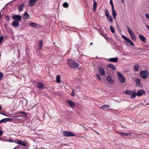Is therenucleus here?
I'll return each mask as SVG.
<instances>
[{"instance_id":"f257e3e1","label":"nucleus","mask_w":149,"mask_h":149,"mask_svg":"<svg viewBox=\"0 0 149 149\" xmlns=\"http://www.w3.org/2000/svg\"><path fill=\"white\" fill-rule=\"evenodd\" d=\"M68 65L70 68L75 69L79 66V64L76 61L72 59H68L67 61Z\"/></svg>"},{"instance_id":"f03ea898","label":"nucleus","mask_w":149,"mask_h":149,"mask_svg":"<svg viewBox=\"0 0 149 149\" xmlns=\"http://www.w3.org/2000/svg\"><path fill=\"white\" fill-rule=\"evenodd\" d=\"M127 31L131 37L132 40L134 41H136V38L134 32L128 26H127Z\"/></svg>"},{"instance_id":"7ed1b4c3","label":"nucleus","mask_w":149,"mask_h":149,"mask_svg":"<svg viewBox=\"0 0 149 149\" xmlns=\"http://www.w3.org/2000/svg\"><path fill=\"white\" fill-rule=\"evenodd\" d=\"M149 74V72L146 70L141 71L140 73L141 77L143 79H146L148 76Z\"/></svg>"},{"instance_id":"20e7f679","label":"nucleus","mask_w":149,"mask_h":149,"mask_svg":"<svg viewBox=\"0 0 149 149\" xmlns=\"http://www.w3.org/2000/svg\"><path fill=\"white\" fill-rule=\"evenodd\" d=\"M117 74L119 81L122 83H124L125 81V79L123 75L120 72H118Z\"/></svg>"},{"instance_id":"39448f33","label":"nucleus","mask_w":149,"mask_h":149,"mask_svg":"<svg viewBox=\"0 0 149 149\" xmlns=\"http://www.w3.org/2000/svg\"><path fill=\"white\" fill-rule=\"evenodd\" d=\"M62 134L65 136L69 137L70 136H75L76 135L73 133L67 131H64L63 132Z\"/></svg>"},{"instance_id":"423d86ee","label":"nucleus","mask_w":149,"mask_h":149,"mask_svg":"<svg viewBox=\"0 0 149 149\" xmlns=\"http://www.w3.org/2000/svg\"><path fill=\"white\" fill-rule=\"evenodd\" d=\"M106 80L109 84H113L114 83V80L112 79L111 76L110 75H109L107 77Z\"/></svg>"},{"instance_id":"0eeeda50","label":"nucleus","mask_w":149,"mask_h":149,"mask_svg":"<svg viewBox=\"0 0 149 149\" xmlns=\"http://www.w3.org/2000/svg\"><path fill=\"white\" fill-rule=\"evenodd\" d=\"M99 72L102 76H104L105 74V72L104 69L101 67H98Z\"/></svg>"},{"instance_id":"6e6552de","label":"nucleus","mask_w":149,"mask_h":149,"mask_svg":"<svg viewBox=\"0 0 149 149\" xmlns=\"http://www.w3.org/2000/svg\"><path fill=\"white\" fill-rule=\"evenodd\" d=\"M145 92V91L143 89L139 90L136 93L137 95L138 96H141L144 94Z\"/></svg>"},{"instance_id":"1a4fd4ad","label":"nucleus","mask_w":149,"mask_h":149,"mask_svg":"<svg viewBox=\"0 0 149 149\" xmlns=\"http://www.w3.org/2000/svg\"><path fill=\"white\" fill-rule=\"evenodd\" d=\"M38 0H29V5L30 6H33L35 3L38 1Z\"/></svg>"},{"instance_id":"9d476101","label":"nucleus","mask_w":149,"mask_h":149,"mask_svg":"<svg viewBox=\"0 0 149 149\" xmlns=\"http://www.w3.org/2000/svg\"><path fill=\"white\" fill-rule=\"evenodd\" d=\"M13 18L15 21H20L21 19V17L19 15H14L13 17Z\"/></svg>"},{"instance_id":"9b49d317","label":"nucleus","mask_w":149,"mask_h":149,"mask_svg":"<svg viewBox=\"0 0 149 149\" xmlns=\"http://www.w3.org/2000/svg\"><path fill=\"white\" fill-rule=\"evenodd\" d=\"M139 38L142 42L144 43L146 42V38L143 36L141 35H139Z\"/></svg>"},{"instance_id":"f8f14e48","label":"nucleus","mask_w":149,"mask_h":149,"mask_svg":"<svg viewBox=\"0 0 149 149\" xmlns=\"http://www.w3.org/2000/svg\"><path fill=\"white\" fill-rule=\"evenodd\" d=\"M67 102L70 105L72 108L74 107L75 106V104L72 100H67Z\"/></svg>"},{"instance_id":"ddd939ff","label":"nucleus","mask_w":149,"mask_h":149,"mask_svg":"<svg viewBox=\"0 0 149 149\" xmlns=\"http://www.w3.org/2000/svg\"><path fill=\"white\" fill-rule=\"evenodd\" d=\"M24 15L23 17V18L24 19H26L30 18V15L27 12H25Z\"/></svg>"},{"instance_id":"4468645a","label":"nucleus","mask_w":149,"mask_h":149,"mask_svg":"<svg viewBox=\"0 0 149 149\" xmlns=\"http://www.w3.org/2000/svg\"><path fill=\"white\" fill-rule=\"evenodd\" d=\"M100 108L104 110H108L110 108V107L109 105H105L100 107Z\"/></svg>"},{"instance_id":"2eb2a0df","label":"nucleus","mask_w":149,"mask_h":149,"mask_svg":"<svg viewBox=\"0 0 149 149\" xmlns=\"http://www.w3.org/2000/svg\"><path fill=\"white\" fill-rule=\"evenodd\" d=\"M118 58L117 57L112 58L108 59L109 61L112 62H116L118 61Z\"/></svg>"},{"instance_id":"dca6fc26","label":"nucleus","mask_w":149,"mask_h":149,"mask_svg":"<svg viewBox=\"0 0 149 149\" xmlns=\"http://www.w3.org/2000/svg\"><path fill=\"white\" fill-rule=\"evenodd\" d=\"M116 132L118 134H120L122 136L131 135L132 134L131 133H127L125 132Z\"/></svg>"},{"instance_id":"f3484780","label":"nucleus","mask_w":149,"mask_h":149,"mask_svg":"<svg viewBox=\"0 0 149 149\" xmlns=\"http://www.w3.org/2000/svg\"><path fill=\"white\" fill-rule=\"evenodd\" d=\"M112 14L113 16L114 19L116 20V13L114 9V8H112Z\"/></svg>"},{"instance_id":"a211bd4d","label":"nucleus","mask_w":149,"mask_h":149,"mask_svg":"<svg viewBox=\"0 0 149 149\" xmlns=\"http://www.w3.org/2000/svg\"><path fill=\"white\" fill-rule=\"evenodd\" d=\"M13 25V26L17 28L19 26V23L17 21H14L12 23Z\"/></svg>"},{"instance_id":"6ab92c4d","label":"nucleus","mask_w":149,"mask_h":149,"mask_svg":"<svg viewBox=\"0 0 149 149\" xmlns=\"http://www.w3.org/2000/svg\"><path fill=\"white\" fill-rule=\"evenodd\" d=\"M135 91L134 90L132 91L129 90H127L124 93L126 95H131L132 93L133 92L132 91L134 92Z\"/></svg>"},{"instance_id":"aec40b11","label":"nucleus","mask_w":149,"mask_h":149,"mask_svg":"<svg viewBox=\"0 0 149 149\" xmlns=\"http://www.w3.org/2000/svg\"><path fill=\"white\" fill-rule=\"evenodd\" d=\"M107 67L110 68L112 70H115L116 68L115 66L111 63L109 64L107 66Z\"/></svg>"},{"instance_id":"412c9836","label":"nucleus","mask_w":149,"mask_h":149,"mask_svg":"<svg viewBox=\"0 0 149 149\" xmlns=\"http://www.w3.org/2000/svg\"><path fill=\"white\" fill-rule=\"evenodd\" d=\"M134 81L137 86H139L141 83L140 80L138 78L135 79L134 80Z\"/></svg>"},{"instance_id":"4be33fe9","label":"nucleus","mask_w":149,"mask_h":149,"mask_svg":"<svg viewBox=\"0 0 149 149\" xmlns=\"http://www.w3.org/2000/svg\"><path fill=\"white\" fill-rule=\"evenodd\" d=\"M139 65H135L134 66V70L135 72L139 71Z\"/></svg>"},{"instance_id":"5701e85b","label":"nucleus","mask_w":149,"mask_h":149,"mask_svg":"<svg viewBox=\"0 0 149 149\" xmlns=\"http://www.w3.org/2000/svg\"><path fill=\"white\" fill-rule=\"evenodd\" d=\"M108 21L112 23L113 22V19L111 16H109V17H107Z\"/></svg>"},{"instance_id":"b1692460","label":"nucleus","mask_w":149,"mask_h":149,"mask_svg":"<svg viewBox=\"0 0 149 149\" xmlns=\"http://www.w3.org/2000/svg\"><path fill=\"white\" fill-rule=\"evenodd\" d=\"M24 6V5L23 4H21L18 6V10L19 12L22 10Z\"/></svg>"},{"instance_id":"393cba45","label":"nucleus","mask_w":149,"mask_h":149,"mask_svg":"<svg viewBox=\"0 0 149 149\" xmlns=\"http://www.w3.org/2000/svg\"><path fill=\"white\" fill-rule=\"evenodd\" d=\"M43 84L40 82H38L37 83V87L40 89H41L43 88Z\"/></svg>"},{"instance_id":"a878e982","label":"nucleus","mask_w":149,"mask_h":149,"mask_svg":"<svg viewBox=\"0 0 149 149\" xmlns=\"http://www.w3.org/2000/svg\"><path fill=\"white\" fill-rule=\"evenodd\" d=\"M42 42H43V41L42 40H41L39 41V43H38V45H39L38 49L39 50H40L41 49L42 47Z\"/></svg>"},{"instance_id":"bb28decb","label":"nucleus","mask_w":149,"mask_h":149,"mask_svg":"<svg viewBox=\"0 0 149 149\" xmlns=\"http://www.w3.org/2000/svg\"><path fill=\"white\" fill-rule=\"evenodd\" d=\"M29 25L31 27L35 28L37 26V24L36 23H34V22H31L29 24Z\"/></svg>"},{"instance_id":"cd10ccee","label":"nucleus","mask_w":149,"mask_h":149,"mask_svg":"<svg viewBox=\"0 0 149 149\" xmlns=\"http://www.w3.org/2000/svg\"><path fill=\"white\" fill-rule=\"evenodd\" d=\"M94 3L93 4V9L94 11H95L96 10V8L97 7V4L96 1L95 0H94Z\"/></svg>"},{"instance_id":"c85d7f7f","label":"nucleus","mask_w":149,"mask_h":149,"mask_svg":"<svg viewBox=\"0 0 149 149\" xmlns=\"http://www.w3.org/2000/svg\"><path fill=\"white\" fill-rule=\"evenodd\" d=\"M131 99H134L135 98L136 95H137V93L135 92H132L131 94Z\"/></svg>"},{"instance_id":"c756f323","label":"nucleus","mask_w":149,"mask_h":149,"mask_svg":"<svg viewBox=\"0 0 149 149\" xmlns=\"http://www.w3.org/2000/svg\"><path fill=\"white\" fill-rule=\"evenodd\" d=\"M19 113H21L22 114H23L24 115V117H27V114L25 112L23 111H19V112L17 113V114H19Z\"/></svg>"},{"instance_id":"7c9ffc66","label":"nucleus","mask_w":149,"mask_h":149,"mask_svg":"<svg viewBox=\"0 0 149 149\" xmlns=\"http://www.w3.org/2000/svg\"><path fill=\"white\" fill-rule=\"evenodd\" d=\"M56 80L57 83H59L60 82V77L59 75H58L57 76Z\"/></svg>"},{"instance_id":"2f4dec72","label":"nucleus","mask_w":149,"mask_h":149,"mask_svg":"<svg viewBox=\"0 0 149 149\" xmlns=\"http://www.w3.org/2000/svg\"><path fill=\"white\" fill-rule=\"evenodd\" d=\"M100 34L103 36L104 38L107 40H108L109 39V37L107 36V35L106 34H103L102 33H100Z\"/></svg>"},{"instance_id":"473e14b6","label":"nucleus","mask_w":149,"mask_h":149,"mask_svg":"<svg viewBox=\"0 0 149 149\" xmlns=\"http://www.w3.org/2000/svg\"><path fill=\"white\" fill-rule=\"evenodd\" d=\"M127 42L130 43L131 45L132 46H134V45L133 43V42H132V41L129 38L126 41Z\"/></svg>"},{"instance_id":"72a5a7b5","label":"nucleus","mask_w":149,"mask_h":149,"mask_svg":"<svg viewBox=\"0 0 149 149\" xmlns=\"http://www.w3.org/2000/svg\"><path fill=\"white\" fill-rule=\"evenodd\" d=\"M105 15L106 16V17H109V12L107 9H105Z\"/></svg>"},{"instance_id":"f704fd0d","label":"nucleus","mask_w":149,"mask_h":149,"mask_svg":"<svg viewBox=\"0 0 149 149\" xmlns=\"http://www.w3.org/2000/svg\"><path fill=\"white\" fill-rule=\"evenodd\" d=\"M110 29L112 33H114L115 32V29L112 26H110Z\"/></svg>"},{"instance_id":"c9c22d12","label":"nucleus","mask_w":149,"mask_h":149,"mask_svg":"<svg viewBox=\"0 0 149 149\" xmlns=\"http://www.w3.org/2000/svg\"><path fill=\"white\" fill-rule=\"evenodd\" d=\"M63 6L64 8H67L68 7L69 5L67 2H65L63 3Z\"/></svg>"},{"instance_id":"e433bc0d","label":"nucleus","mask_w":149,"mask_h":149,"mask_svg":"<svg viewBox=\"0 0 149 149\" xmlns=\"http://www.w3.org/2000/svg\"><path fill=\"white\" fill-rule=\"evenodd\" d=\"M23 141L22 140H18L17 141L15 142L18 144L21 145Z\"/></svg>"},{"instance_id":"4c0bfd02","label":"nucleus","mask_w":149,"mask_h":149,"mask_svg":"<svg viewBox=\"0 0 149 149\" xmlns=\"http://www.w3.org/2000/svg\"><path fill=\"white\" fill-rule=\"evenodd\" d=\"M122 37L123 38L124 40H125L126 41L127 39L129 38H127V37L126 36H125L124 35H123L122 36Z\"/></svg>"},{"instance_id":"58836bf2","label":"nucleus","mask_w":149,"mask_h":149,"mask_svg":"<svg viewBox=\"0 0 149 149\" xmlns=\"http://www.w3.org/2000/svg\"><path fill=\"white\" fill-rule=\"evenodd\" d=\"M6 122V118L2 119L0 120V123Z\"/></svg>"},{"instance_id":"ea45409f","label":"nucleus","mask_w":149,"mask_h":149,"mask_svg":"<svg viewBox=\"0 0 149 149\" xmlns=\"http://www.w3.org/2000/svg\"><path fill=\"white\" fill-rule=\"evenodd\" d=\"M110 4L112 8H114L113 5V2L112 0H110Z\"/></svg>"},{"instance_id":"a19ab883","label":"nucleus","mask_w":149,"mask_h":149,"mask_svg":"<svg viewBox=\"0 0 149 149\" xmlns=\"http://www.w3.org/2000/svg\"><path fill=\"white\" fill-rule=\"evenodd\" d=\"M5 19L7 20L8 21L10 20V18L9 16L8 15H6L5 17Z\"/></svg>"},{"instance_id":"79ce46f5","label":"nucleus","mask_w":149,"mask_h":149,"mask_svg":"<svg viewBox=\"0 0 149 149\" xmlns=\"http://www.w3.org/2000/svg\"><path fill=\"white\" fill-rule=\"evenodd\" d=\"M21 145H22V146H26L27 145V143H25L23 141L22 142V143L21 144Z\"/></svg>"},{"instance_id":"37998d69","label":"nucleus","mask_w":149,"mask_h":149,"mask_svg":"<svg viewBox=\"0 0 149 149\" xmlns=\"http://www.w3.org/2000/svg\"><path fill=\"white\" fill-rule=\"evenodd\" d=\"M96 77L100 81L101 80L100 76L98 74H97L96 75Z\"/></svg>"},{"instance_id":"c03bdc74","label":"nucleus","mask_w":149,"mask_h":149,"mask_svg":"<svg viewBox=\"0 0 149 149\" xmlns=\"http://www.w3.org/2000/svg\"><path fill=\"white\" fill-rule=\"evenodd\" d=\"M6 122L7 121L10 122L12 120V119L11 118H6Z\"/></svg>"},{"instance_id":"a18cd8bd","label":"nucleus","mask_w":149,"mask_h":149,"mask_svg":"<svg viewBox=\"0 0 149 149\" xmlns=\"http://www.w3.org/2000/svg\"><path fill=\"white\" fill-rule=\"evenodd\" d=\"M3 36H1L0 37V43L3 41Z\"/></svg>"},{"instance_id":"49530a36","label":"nucleus","mask_w":149,"mask_h":149,"mask_svg":"<svg viewBox=\"0 0 149 149\" xmlns=\"http://www.w3.org/2000/svg\"><path fill=\"white\" fill-rule=\"evenodd\" d=\"M5 141H8L9 142H13V141L12 139H8V140H5Z\"/></svg>"},{"instance_id":"de8ad7c7","label":"nucleus","mask_w":149,"mask_h":149,"mask_svg":"<svg viewBox=\"0 0 149 149\" xmlns=\"http://www.w3.org/2000/svg\"><path fill=\"white\" fill-rule=\"evenodd\" d=\"M3 74L2 73L0 72V81L1 79L3 77Z\"/></svg>"},{"instance_id":"09e8293b","label":"nucleus","mask_w":149,"mask_h":149,"mask_svg":"<svg viewBox=\"0 0 149 149\" xmlns=\"http://www.w3.org/2000/svg\"><path fill=\"white\" fill-rule=\"evenodd\" d=\"M98 14H99V15L101 16L102 15H104V13H103V11H102V13L101 12H100Z\"/></svg>"},{"instance_id":"8fccbe9b","label":"nucleus","mask_w":149,"mask_h":149,"mask_svg":"<svg viewBox=\"0 0 149 149\" xmlns=\"http://www.w3.org/2000/svg\"><path fill=\"white\" fill-rule=\"evenodd\" d=\"M145 15L146 18L149 20V14L148 13H146Z\"/></svg>"},{"instance_id":"3c124183","label":"nucleus","mask_w":149,"mask_h":149,"mask_svg":"<svg viewBox=\"0 0 149 149\" xmlns=\"http://www.w3.org/2000/svg\"><path fill=\"white\" fill-rule=\"evenodd\" d=\"M72 92L71 93V95L72 96H74V92L73 90H72Z\"/></svg>"},{"instance_id":"603ef678","label":"nucleus","mask_w":149,"mask_h":149,"mask_svg":"<svg viewBox=\"0 0 149 149\" xmlns=\"http://www.w3.org/2000/svg\"><path fill=\"white\" fill-rule=\"evenodd\" d=\"M80 125H81V126H82L84 128L86 129V130H88V129H87V128H86V127H85L84 126V125H82V124H80Z\"/></svg>"},{"instance_id":"864d4df0","label":"nucleus","mask_w":149,"mask_h":149,"mask_svg":"<svg viewBox=\"0 0 149 149\" xmlns=\"http://www.w3.org/2000/svg\"><path fill=\"white\" fill-rule=\"evenodd\" d=\"M0 140L4 141H5V140L4 139L3 137L0 138Z\"/></svg>"},{"instance_id":"5fc2aeb1","label":"nucleus","mask_w":149,"mask_h":149,"mask_svg":"<svg viewBox=\"0 0 149 149\" xmlns=\"http://www.w3.org/2000/svg\"><path fill=\"white\" fill-rule=\"evenodd\" d=\"M0 113L5 116H6V114L4 112H0Z\"/></svg>"},{"instance_id":"6e6d98bb","label":"nucleus","mask_w":149,"mask_h":149,"mask_svg":"<svg viewBox=\"0 0 149 149\" xmlns=\"http://www.w3.org/2000/svg\"><path fill=\"white\" fill-rule=\"evenodd\" d=\"M3 134V132L1 131L0 130V136L2 135Z\"/></svg>"},{"instance_id":"4d7b16f0","label":"nucleus","mask_w":149,"mask_h":149,"mask_svg":"<svg viewBox=\"0 0 149 149\" xmlns=\"http://www.w3.org/2000/svg\"><path fill=\"white\" fill-rule=\"evenodd\" d=\"M121 127L123 128H125V129H127V127H125V126H123V125H121Z\"/></svg>"},{"instance_id":"13d9d810","label":"nucleus","mask_w":149,"mask_h":149,"mask_svg":"<svg viewBox=\"0 0 149 149\" xmlns=\"http://www.w3.org/2000/svg\"><path fill=\"white\" fill-rule=\"evenodd\" d=\"M147 27L148 28V29L149 31V26L148 25H147Z\"/></svg>"},{"instance_id":"bf43d9fd","label":"nucleus","mask_w":149,"mask_h":149,"mask_svg":"<svg viewBox=\"0 0 149 149\" xmlns=\"http://www.w3.org/2000/svg\"><path fill=\"white\" fill-rule=\"evenodd\" d=\"M22 117V116H20L18 115L16 116V117L18 118L19 117Z\"/></svg>"},{"instance_id":"052dcab7","label":"nucleus","mask_w":149,"mask_h":149,"mask_svg":"<svg viewBox=\"0 0 149 149\" xmlns=\"http://www.w3.org/2000/svg\"><path fill=\"white\" fill-rule=\"evenodd\" d=\"M3 10V9L1 11H0V17L1 16V12H2V10Z\"/></svg>"},{"instance_id":"680f3d73","label":"nucleus","mask_w":149,"mask_h":149,"mask_svg":"<svg viewBox=\"0 0 149 149\" xmlns=\"http://www.w3.org/2000/svg\"><path fill=\"white\" fill-rule=\"evenodd\" d=\"M116 27H117V28L118 29H119V27L118 26V25L117 24V25H116Z\"/></svg>"},{"instance_id":"e2e57ef3","label":"nucleus","mask_w":149,"mask_h":149,"mask_svg":"<svg viewBox=\"0 0 149 149\" xmlns=\"http://www.w3.org/2000/svg\"><path fill=\"white\" fill-rule=\"evenodd\" d=\"M137 49H138L139 50H142V49H141V48H138Z\"/></svg>"},{"instance_id":"0e129e2a","label":"nucleus","mask_w":149,"mask_h":149,"mask_svg":"<svg viewBox=\"0 0 149 149\" xmlns=\"http://www.w3.org/2000/svg\"><path fill=\"white\" fill-rule=\"evenodd\" d=\"M122 2L123 3H124V0H121Z\"/></svg>"},{"instance_id":"69168bd1","label":"nucleus","mask_w":149,"mask_h":149,"mask_svg":"<svg viewBox=\"0 0 149 149\" xmlns=\"http://www.w3.org/2000/svg\"><path fill=\"white\" fill-rule=\"evenodd\" d=\"M143 105V103H141V104H138V105Z\"/></svg>"},{"instance_id":"338daca9","label":"nucleus","mask_w":149,"mask_h":149,"mask_svg":"<svg viewBox=\"0 0 149 149\" xmlns=\"http://www.w3.org/2000/svg\"><path fill=\"white\" fill-rule=\"evenodd\" d=\"M144 46L145 47H148V46L147 45H144Z\"/></svg>"},{"instance_id":"774afa93","label":"nucleus","mask_w":149,"mask_h":149,"mask_svg":"<svg viewBox=\"0 0 149 149\" xmlns=\"http://www.w3.org/2000/svg\"><path fill=\"white\" fill-rule=\"evenodd\" d=\"M19 146H16V147H15L14 148H13V149H15V148H16L17 147H18Z\"/></svg>"}]
</instances>
